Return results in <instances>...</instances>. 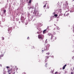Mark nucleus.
<instances>
[{
    "mask_svg": "<svg viewBox=\"0 0 74 74\" xmlns=\"http://www.w3.org/2000/svg\"><path fill=\"white\" fill-rule=\"evenodd\" d=\"M38 38L39 39L43 40L44 38V36L42 34H40L38 35Z\"/></svg>",
    "mask_w": 74,
    "mask_h": 74,
    "instance_id": "obj_1",
    "label": "nucleus"
},
{
    "mask_svg": "<svg viewBox=\"0 0 74 74\" xmlns=\"http://www.w3.org/2000/svg\"><path fill=\"white\" fill-rule=\"evenodd\" d=\"M50 46V45L49 44H48L47 45L44 47V50L45 51H48L49 50V48Z\"/></svg>",
    "mask_w": 74,
    "mask_h": 74,
    "instance_id": "obj_2",
    "label": "nucleus"
},
{
    "mask_svg": "<svg viewBox=\"0 0 74 74\" xmlns=\"http://www.w3.org/2000/svg\"><path fill=\"white\" fill-rule=\"evenodd\" d=\"M7 73H9V74H11L12 73V71H15V69H13L12 68H11L9 70L8 69Z\"/></svg>",
    "mask_w": 74,
    "mask_h": 74,
    "instance_id": "obj_3",
    "label": "nucleus"
},
{
    "mask_svg": "<svg viewBox=\"0 0 74 74\" xmlns=\"http://www.w3.org/2000/svg\"><path fill=\"white\" fill-rule=\"evenodd\" d=\"M48 35L49 36H51V40H52L53 39V40H55L56 39V38L54 36H53V35L52 34H49Z\"/></svg>",
    "mask_w": 74,
    "mask_h": 74,
    "instance_id": "obj_4",
    "label": "nucleus"
},
{
    "mask_svg": "<svg viewBox=\"0 0 74 74\" xmlns=\"http://www.w3.org/2000/svg\"><path fill=\"white\" fill-rule=\"evenodd\" d=\"M49 56H46L45 57V62H48V59H49Z\"/></svg>",
    "mask_w": 74,
    "mask_h": 74,
    "instance_id": "obj_5",
    "label": "nucleus"
},
{
    "mask_svg": "<svg viewBox=\"0 0 74 74\" xmlns=\"http://www.w3.org/2000/svg\"><path fill=\"white\" fill-rule=\"evenodd\" d=\"M35 14L36 15H37V16H40V15L39 14V13L37 11L35 12Z\"/></svg>",
    "mask_w": 74,
    "mask_h": 74,
    "instance_id": "obj_6",
    "label": "nucleus"
},
{
    "mask_svg": "<svg viewBox=\"0 0 74 74\" xmlns=\"http://www.w3.org/2000/svg\"><path fill=\"white\" fill-rule=\"evenodd\" d=\"M21 21H24L25 19H24V17L23 16L21 17Z\"/></svg>",
    "mask_w": 74,
    "mask_h": 74,
    "instance_id": "obj_7",
    "label": "nucleus"
},
{
    "mask_svg": "<svg viewBox=\"0 0 74 74\" xmlns=\"http://www.w3.org/2000/svg\"><path fill=\"white\" fill-rule=\"evenodd\" d=\"M67 66L66 64H65L64 66H63L62 67V69L63 70H64V69H65V68H66V67Z\"/></svg>",
    "mask_w": 74,
    "mask_h": 74,
    "instance_id": "obj_8",
    "label": "nucleus"
},
{
    "mask_svg": "<svg viewBox=\"0 0 74 74\" xmlns=\"http://www.w3.org/2000/svg\"><path fill=\"white\" fill-rule=\"evenodd\" d=\"M47 32V29L44 30L43 31V33H45V32Z\"/></svg>",
    "mask_w": 74,
    "mask_h": 74,
    "instance_id": "obj_9",
    "label": "nucleus"
},
{
    "mask_svg": "<svg viewBox=\"0 0 74 74\" xmlns=\"http://www.w3.org/2000/svg\"><path fill=\"white\" fill-rule=\"evenodd\" d=\"M4 56V55L2 54L0 56V58H2V57H3Z\"/></svg>",
    "mask_w": 74,
    "mask_h": 74,
    "instance_id": "obj_10",
    "label": "nucleus"
},
{
    "mask_svg": "<svg viewBox=\"0 0 74 74\" xmlns=\"http://www.w3.org/2000/svg\"><path fill=\"white\" fill-rule=\"evenodd\" d=\"M45 66L47 67V66H48V63H46L45 64Z\"/></svg>",
    "mask_w": 74,
    "mask_h": 74,
    "instance_id": "obj_11",
    "label": "nucleus"
},
{
    "mask_svg": "<svg viewBox=\"0 0 74 74\" xmlns=\"http://www.w3.org/2000/svg\"><path fill=\"white\" fill-rule=\"evenodd\" d=\"M8 31H9L8 32L9 33H11V32L12 31L11 30H10V29H8Z\"/></svg>",
    "mask_w": 74,
    "mask_h": 74,
    "instance_id": "obj_12",
    "label": "nucleus"
},
{
    "mask_svg": "<svg viewBox=\"0 0 74 74\" xmlns=\"http://www.w3.org/2000/svg\"><path fill=\"white\" fill-rule=\"evenodd\" d=\"M46 4H47V3H46L44 5L43 8H45V7H46Z\"/></svg>",
    "mask_w": 74,
    "mask_h": 74,
    "instance_id": "obj_13",
    "label": "nucleus"
},
{
    "mask_svg": "<svg viewBox=\"0 0 74 74\" xmlns=\"http://www.w3.org/2000/svg\"><path fill=\"white\" fill-rule=\"evenodd\" d=\"M5 12H6V10H4L3 11V13H4V14H5Z\"/></svg>",
    "mask_w": 74,
    "mask_h": 74,
    "instance_id": "obj_14",
    "label": "nucleus"
},
{
    "mask_svg": "<svg viewBox=\"0 0 74 74\" xmlns=\"http://www.w3.org/2000/svg\"><path fill=\"white\" fill-rule=\"evenodd\" d=\"M39 62H42V60L41 59L40 60Z\"/></svg>",
    "mask_w": 74,
    "mask_h": 74,
    "instance_id": "obj_15",
    "label": "nucleus"
},
{
    "mask_svg": "<svg viewBox=\"0 0 74 74\" xmlns=\"http://www.w3.org/2000/svg\"><path fill=\"white\" fill-rule=\"evenodd\" d=\"M54 16H58V14H56L54 15Z\"/></svg>",
    "mask_w": 74,
    "mask_h": 74,
    "instance_id": "obj_16",
    "label": "nucleus"
},
{
    "mask_svg": "<svg viewBox=\"0 0 74 74\" xmlns=\"http://www.w3.org/2000/svg\"><path fill=\"white\" fill-rule=\"evenodd\" d=\"M6 68L7 69H9V68H10V66H7Z\"/></svg>",
    "mask_w": 74,
    "mask_h": 74,
    "instance_id": "obj_17",
    "label": "nucleus"
},
{
    "mask_svg": "<svg viewBox=\"0 0 74 74\" xmlns=\"http://www.w3.org/2000/svg\"><path fill=\"white\" fill-rule=\"evenodd\" d=\"M2 40H4V38L2 37Z\"/></svg>",
    "mask_w": 74,
    "mask_h": 74,
    "instance_id": "obj_18",
    "label": "nucleus"
},
{
    "mask_svg": "<svg viewBox=\"0 0 74 74\" xmlns=\"http://www.w3.org/2000/svg\"><path fill=\"white\" fill-rule=\"evenodd\" d=\"M32 49H34V46L32 47Z\"/></svg>",
    "mask_w": 74,
    "mask_h": 74,
    "instance_id": "obj_19",
    "label": "nucleus"
},
{
    "mask_svg": "<svg viewBox=\"0 0 74 74\" xmlns=\"http://www.w3.org/2000/svg\"><path fill=\"white\" fill-rule=\"evenodd\" d=\"M47 55H49V53H46Z\"/></svg>",
    "mask_w": 74,
    "mask_h": 74,
    "instance_id": "obj_20",
    "label": "nucleus"
},
{
    "mask_svg": "<svg viewBox=\"0 0 74 74\" xmlns=\"http://www.w3.org/2000/svg\"><path fill=\"white\" fill-rule=\"evenodd\" d=\"M49 6L48 5L47 6V8H48V9H49Z\"/></svg>",
    "mask_w": 74,
    "mask_h": 74,
    "instance_id": "obj_21",
    "label": "nucleus"
},
{
    "mask_svg": "<svg viewBox=\"0 0 74 74\" xmlns=\"http://www.w3.org/2000/svg\"><path fill=\"white\" fill-rule=\"evenodd\" d=\"M31 2H32V1H29V3H31Z\"/></svg>",
    "mask_w": 74,
    "mask_h": 74,
    "instance_id": "obj_22",
    "label": "nucleus"
},
{
    "mask_svg": "<svg viewBox=\"0 0 74 74\" xmlns=\"http://www.w3.org/2000/svg\"><path fill=\"white\" fill-rule=\"evenodd\" d=\"M66 16H68V15H69V13H68L66 14Z\"/></svg>",
    "mask_w": 74,
    "mask_h": 74,
    "instance_id": "obj_23",
    "label": "nucleus"
},
{
    "mask_svg": "<svg viewBox=\"0 0 74 74\" xmlns=\"http://www.w3.org/2000/svg\"><path fill=\"white\" fill-rule=\"evenodd\" d=\"M72 59H73V60H74V56L72 57Z\"/></svg>",
    "mask_w": 74,
    "mask_h": 74,
    "instance_id": "obj_24",
    "label": "nucleus"
},
{
    "mask_svg": "<svg viewBox=\"0 0 74 74\" xmlns=\"http://www.w3.org/2000/svg\"><path fill=\"white\" fill-rule=\"evenodd\" d=\"M37 34H40V32H37Z\"/></svg>",
    "mask_w": 74,
    "mask_h": 74,
    "instance_id": "obj_25",
    "label": "nucleus"
},
{
    "mask_svg": "<svg viewBox=\"0 0 74 74\" xmlns=\"http://www.w3.org/2000/svg\"><path fill=\"white\" fill-rule=\"evenodd\" d=\"M23 74H26V73L25 72H23Z\"/></svg>",
    "mask_w": 74,
    "mask_h": 74,
    "instance_id": "obj_26",
    "label": "nucleus"
},
{
    "mask_svg": "<svg viewBox=\"0 0 74 74\" xmlns=\"http://www.w3.org/2000/svg\"><path fill=\"white\" fill-rule=\"evenodd\" d=\"M27 39L28 40H29V37H28L27 38Z\"/></svg>",
    "mask_w": 74,
    "mask_h": 74,
    "instance_id": "obj_27",
    "label": "nucleus"
},
{
    "mask_svg": "<svg viewBox=\"0 0 74 74\" xmlns=\"http://www.w3.org/2000/svg\"><path fill=\"white\" fill-rule=\"evenodd\" d=\"M42 53H43V52H44V50H42Z\"/></svg>",
    "mask_w": 74,
    "mask_h": 74,
    "instance_id": "obj_28",
    "label": "nucleus"
},
{
    "mask_svg": "<svg viewBox=\"0 0 74 74\" xmlns=\"http://www.w3.org/2000/svg\"><path fill=\"white\" fill-rule=\"evenodd\" d=\"M53 57H54L53 56H51V57L52 58H53Z\"/></svg>",
    "mask_w": 74,
    "mask_h": 74,
    "instance_id": "obj_29",
    "label": "nucleus"
},
{
    "mask_svg": "<svg viewBox=\"0 0 74 74\" xmlns=\"http://www.w3.org/2000/svg\"><path fill=\"white\" fill-rule=\"evenodd\" d=\"M57 73H58V72H56L55 73V74H57Z\"/></svg>",
    "mask_w": 74,
    "mask_h": 74,
    "instance_id": "obj_30",
    "label": "nucleus"
},
{
    "mask_svg": "<svg viewBox=\"0 0 74 74\" xmlns=\"http://www.w3.org/2000/svg\"><path fill=\"white\" fill-rule=\"evenodd\" d=\"M38 30H39V31H41V29H39Z\"/></svg>",
    "mask_w": 74,
    "mask_h": 74,
    "instance_id": "obj_31",
    "label": "nucleus"
},
{
    "mask_svg": "<svg viewBox=\"0 0 74 74\" xmlns=\"http://www.w3.org/2000/svg\"><path fill=\"white\" fill-rule=\"evenodd\" d=\"M73 69L74 70V67H73Z\"/></svg>",
    "mask_w": 74,
    "mask_h": 74,
    "instance_id": "obj_32",
    "label": "nucleus"
},
{
    "mask_svg": "<svg viewBox=\"0 0 74 74\" xmlns=\"http://www.w3.org/2000/svg\"><path fill=\"white\" fill-rule=\"evenodd\" d=\"M67 12V11H66L65 12V14H66V12Z\"/></svg>",
    "mask_w": 74,
    "mask_h": 74,
    "instance_id": "obj_33",
    "label": "nucleus"
},
{
    "mask_svg": "<svg viewBox=\"0 0 74 74\" xmlns=\"http://www.w3.org/2000/svg\"><path fill=\"white\" fill-rule=\"evenodd\" d=\"M31 0H29V1H31Z\"/></svg>",
    "mask_w": 74,
    "mask_h": 74,
    "instance_id": "obj_34",
    "label": "nucleus"
},
{
    "mask_svg": "<svg viewBox=\"0 0 74 74\" xmlns=\"http://www.w3.org/2000/svg\"><path fill=\"white\" fill-rule=\"evenodd\" d=\"M73 1H74V0H73Z\"/></svg>",
    "mask_w": 74,
    "mask_h": 74,
    "instance_id": "obj_35",
    "label": "nucleus"
}]
</instances>
